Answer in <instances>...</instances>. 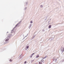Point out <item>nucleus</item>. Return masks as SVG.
I'll list each match as a JSON object with an SVG mask.
<instances>
[{"instance_id":"obj_1","label":"nucleus","mask_w":64,"mask_h":64,"mask_svg":"<svg viewBox=\"0 0 64 64\" xmlns=\"http://www.w3.org/2000/svg\"><path fill=\"white\" fill-rule=\"evenodd\" d=\"M20 24V22H19L16 25V26H15V27H14V28H13V29L11 31V33H13V32H14V30H14V28H15V27H17V26H18V24Z\"/></svg>"},{"instance_id":"obj_2","label":"nucleus","mask_w":64,"mask_h":64,"mask_svg":"<svg viewBox=\"0 0 64 64\" xmlns=\"http://www.w3.org/2000/svg\"><path fill=\"white\" fill-rule=\"evenodd\" d=\"M10 37H11L10 35H8L7 37L8 38V39H6V41H8L9 40V39H10Z\"/></svg>"},{"instance_id":"obj_3","label":"nucleus","mask_w":64,"mask_h":64,"mask_svg":"<svg viewBox=\"0 0 64 64\" xmlns=\"http://www.w3.org/2000/svg\"><path fill=\"white\" fill-rule=\"evenodd\" d=\"M64 48L62 47V46L61 47V48L60 51L62 53H63L64 52Z\"/></svg>"},{"instance_id":"obj_4","label":"nucleus","mask_w":64,"mask_h":64,"mask_svg":"<svg viewBox=\"0 0 64 64\" xmlns=\"http://www.w3.org/2000/svg\"><path fill=\"white\" fill-rule=\"evenodd\" d=\"M31 26H32L31 24H30V26H29V27H28L29 29H30V28H31Z\"/></svg>"},{"instance_id":"obj_5","label":"nucleus","mask_w":64,"mask_h":64,"mask_svg":"<svg viewBox=\"0 0 64 64\" xmlns=\"http://www.w3.org/2000/svg\"><path fill=\"white\" fill-rule=\"evenodd\" d=\"M50 28H51V26L49 25L48 26V28H49V29Z\"/></svg>"},{"instance_id":"obj_6","label":"nucleus","mask_w":64,"mask_h":64,"mask_svg":"<svg viewBox=\"0 0 64 64\" xmlns=\"http://www.w3.org/2000/svg\"><path fill=\"white\" fill-rule=\"evenodd\" d=\"M26 48L27 49H28V48H29V46H26Z\"/></svg>"},{"instance_id":"obj_7","label":"nucleus","mask_w":64,"mask_h":64,"mask_svg":"<svg viewBox=\"0 0 64 64\" xmlns=\"http://www.w3.org/2000/svg\"><path fill=\"white\" fill-rule=\"evenodd\" d=\"M39 57V56L38 55H37L36 56V58H38V57Z\"/></svg>"},{"instance_id":"obj_8","label":"nucleus","mask_w":64,"mask_h":64,"mask_svg":"<svg viewBox=\"0 0 64 64\" xmlns=\"http://www.w3.org/2000/svg\"><path fill=\"white\" fill-rule=\"evenodd\" d=\"M40 7L41 8H42V7H43V6H42V5H40Z\"/></svg>"},{"instance_id":"obj_9","label":"nucleus","mask_w":64,"mask_h":64,"mask_svg":"<svg viewBox=\"0 0 64 64\" xmlns=\"http://www.w3.org/2000/svg\"><path fill=\"white\" fill-rule=\"evenodd\" d=\"M55 61L56 62H57V60H55Z\"/></svg>"},{"instance_id":"obj_10","label":"nucleus","mask_w":64,"mask_h":64,"mask_svg":"<svg viewBox=\"0 0 64 64\" xmlns=\"http://www.w3.org/2000/svg\"><path fill=\"white\" fill-rule=\"evenodd\" d=\"M50 39H52V40H53L54 38H50Z\"/></svg>"},{"instance_id":"obj_11","label":"nucleus","mask_w":64,"mask_h":64,"mask_svg":"<svg viewBox=\"0 0 64 64\" xmlns=\"http://www.w3.org/2000/svg\"><path fill=\"white\" fill-rule=\"evenodd\" d=\"M34 54V53H33L31 55V56H33Z\"/></svg>"},{"instance_id":"obj_12","label":"nucleus","mask_w":64,"mask_h":64,"mask_svg":"<svg viewBox=\"0 0 64 64\" xmlns=\"http://www.w3.org/2000/svg\"><path fill=\"white\" fill-rule=\"evenodd\" d=\"M26 62H26V61H25V62H24V64H26Z\"/></svg>"},{"instance_id":"obj_13","label":"nucleus","mask_w":64,"mask_h":64,"mask_svg":"<svg viewBox=\"0 0 64 64\" xmlns=\"http://www.w3.org/2000/svg\"><path fill=\"white\" fill-rule=\"evenodd\" d=\"M33 23V22L32 21H30V23Z\"/></svg>"},{"instance_id":"obj_14","label":"nucleus","mask_w":64,"mask_h":64,"mask_svg":"<svg viewBox=\"0 0 64 64\" xmlns=\"http://www.w3.org/2000/svg\"><path fill=\"white\" fill-rule=\"evenodd\" d=\"M42 31L44 32H45V30L43 29L42 30Z\"/></svg>"},{"instance_id":"obj_15","label":"nucleus","mask_w":64,"mask_h":64,"mask_svg":"<svg viewBox=\"0 0 64 64\" xmlns=\"http://www.w3.org/2000/svg\"><path fill=\"white\" fill-rule=\"evenodd\" d=\"M27 9V7H26L24 8V10H26Z\"/></svg>"},{"instance_id":"obj_16","label":"nucleus","mask_w":64,"mask_h":64,"mask_svg":"<svg viewBox=\"0 0 64 64\" xmlns=\"http://www.w3.org/2000/svg\"><path fill=\"white\" fill-rule=\"evenodd\" d=\"M47 57V56H46L44 57V58H46V57Z\"/></svg>"},{"instance_id":"obj_17","label":"nucleus","mask_w":64,"mask_h":64,"mask_svg":"<svg viewBox=\"0 0 64 64\" xmlns=\"http://www.w3.org/2000/svg\"><path fill=\"white\" fill-rule=\"evenodd\" d=\"M39 64H42V62H39Z\"/></svg>"},{"instance_id":"obj_18","label":"nucleus","mask_w":64,"mask_h":64,"mask_svg":"<svg viewBox=\"0 0 64 64\" xmlns=\"http://www.w3.org/2000/svg\"><path fill=\"white\" fill-rule=\"evenodd\" d=\"M28 4V2H26V5H27V4Z\"/></svg>"},{"instance_id":"obj_19","label":"nucleus","mask_w":64,"mask_h":64,"mask_svg":"<svg viewBox=\"0 0 64 64\" xmlns=\"http://www.w3.org/2000/svg\"><path fill=\"white\" fill-rule=\"evenodd\" d=\"M22 56V54L20 56V57H21Z\"/></svg>"},{"instance_id":"obj_20","label":"nucleus","mask_w":64,"mask_h":64,"mask_svg":"<svg viewBox=\"0 0 64 64\" xmlns=\"http://www.w3.org/2000/svg\"><path fill=\"white\" fill-rule=\"evenodd\" d=\"M34 61V60H32L31 61V62H33Z\"/></svg>"},{"instance_id":"obj_21","label":"nucleus","mask_w":64,"mask_h":64,"mask_svg":"<svg viewBox=\"0 0 64 64\" xmlns=\"http://www.w3.org/2000/svg\"><path fill=\"white\" fill-rule=\"evenodd\" d=\"M30 58H32V56H31H31H30Z\"/></svg>"},{"instance_id":"obj_22","label":"nucleus","mask_w":64,"mask_h":64,"mask_svg":"<svg viewBox=\"0 0 64 64\" xmlns=\"http://www.w3.org/2000/svg\"><path fill=\"white\" fill-rule=\"evenodd\" d=\"M43 59H45V57H44L43 58Z\"/></svg>"},{"instance_id":"obj_23","label":"nucleus","mask_w":64,"mask_h":64,"mask_svg":"<svg viewBox=\"0 0 64 64\" xmlns=\"http://www.w3.org/2000/svg\"><path fill=\"white\" fill-rule=\"evenodd\" d=\"M10 61H12V60L11 59L10 60Z\"/></svg>"},{"instance_id":"obj_24","label":"nucleus","mask_w":64,"mask_h":64,"mask_svg":"<svg viewBox=\"0 0 64 64\" xmlns=\"http://www.w3.org/2000/svg\"><path fill=\"white\" fill-rule=\"evenodd\" d=\"M35 36H34L32 38H34V37Z\"/></svg>"},{"instance_id":"obj_25","label":"nucleus","mask_w":64,"mask_h":64,"mask_svg":"<svg viewBox=\"0 0 64 64\" xmlns=\"http://www.w3.org/2000/svg\"><path fill=\"white\" fill-rule=\"evenodd\" d=\"M42 60H43V61H44V60H42V62H43V61H42Z\"/></svg>"},{"instance_id":"obj_26","label":"nucleus","mask_w":64,"mask_h":64,"mask_svg":"<svg viewBox=\"0 0 64 64\" xmlns=\"http://www.w3.org/2000/svg\"><path fill=\"white\" fill-rule=\"evenodd\" d=\"M28 35V34H27V36H25V37H27V36Z\"/></svg>"},{"instance_id":"obj_27","label":"nucleus","mask_w":64,"mask_h":64,"mask_svg":"<svg viewBox=\"0 0 64 64\" xmlns=\"http://www.w3.org/2000/svg\"><path fill=\"white\" fill-rule=\"evenodd\" d=\"M24 38H25V37H24L23 38V40L24 39Z\"/></svg>"},{"instance_id":"obj_28","label":"nucleus","mask_w":64,"mask_h":64,"mask_svg":"<svg viewBox=\"0 0 64 64\" xmlns=\"http://www.w3.org/2000/svg\"><path fill=\"white\" fill-rule=\"evenodd\" d=\"M23 37H24V36H23Z\"/></svg>"},{"instance_id":"obj_29","label":"nucleus","mask_w":64,"mask_h":64,"mask_svg":"<svg viewBox=\"0 0 64 64\" xmlns=\"http://www.w3.org/2000/svg\"><path fill=\"white\" fill-rule=\"evenodd\" d=\"M49 22H48V23H49Z\"/></svg>"},{"instance_id":"obj_30","label":"nucleus","mask_w":64,"mask_h":64,"mask_svg":"<svg viewBox=\"0 0 64 64\" xmlns=\"http://www.w3.org/2000/svg\"><path fill=\"white\" fill-rule=\"evenodd\" d=\"M7 33H8V32H7Z\"/></svg>"},{"instance_id":"obj_31","label":"nucleus","mask_w":64,"mask_h":64,"mask_svg":"<svg viewBox=\"0 0 64 64\" xmlns=\"http://www.w3.org/2000/svg\"><path fill=\"white\" fill-rule=\"evenodd\" d=\"M46 19H47V17H46Z\"/></svg>"},{"instance_id":"obj_32","label":"nucleus","mask_w":64,"mask_h":64,"mask_svg":"<svg viewBox=\"0 0 64 64\" xmlns=\"http://www.w3.org/2000/svg\"><path fill=\"white\" fill-rule=\"evenodd\" d=\"M50 20H51V19H50Z\"/></svg>"},{"instance_id":"obj_33","label":"nucleus","mask_w":64,"mask_h":64,"mask_svg":"<svg viewBox=\"0 0 64 64\" xmlns=\"http://www.w3.org/2000/svg\"><path fill=\"white\" fill-rule=\"evenodd\" d=\"M19 58H20V57H19Z\"/></svg>"},{"instance_id":"obj_34","label":"nucleus","mask_w":64,"mask_h":64,"mask_svg":"<svg viewBox=\"0 0 64 64\" xmlns=\"http://www.w3.org/2000/svg\"><path fill=\"white\" fill-rule=\"evenodd\" d=\"M26 50H27V49H26Z\"/></svg>"}]
</instances>
